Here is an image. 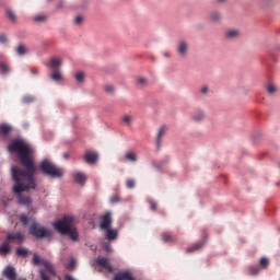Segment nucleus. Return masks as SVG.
<instances>
[{
  "instance_id": "obj_1",
  "label": "nucleus",
  "mask_w": 280,
  "mask_h": 280,
  "mask_svg": "<svg viewBox=\"0 0 280 280\" xmlns=\"http://www.w3.org/2000/svg\"><path fill=\"white\" fill-rule=\"evenodd\" d=\"M11 154H18L20 162L26 168L21 170L19 166H12L11 173L14 180L13 191L19 196L20 205H31L32 198L23 197V191L36 189V164H34V148L23 138H18L9 145Z\"/></svg>"
},
{
  "instance_id": "obj_2",
  "label": "nucleus",
  "mask_w": 280,
  "mask_h": 280,
  "mask_svg": "<svg viewBox=\"0 0 280 280\" xmlns=\"http://www.w3.org/2000/svg\"><path fill=\"white\" fill-rule=\"evenodd\" d=\"M75 217L66 215L60 220L52 223L54 229L58 231L61 235H68L72 242H78V230H75Z\"/></svg>"
},
{
  "instance_id": "obj_3",
  "label": "nucleus",
  "mask_w": 280,
  "mask_h": 280,
  "mask_svg": "<svg viewBox=\"0 0 280 280\" xmlns=\"http://www.w3.org/2000/svg\"><path fill=\"white\" fill-rule=\"evenodd\" d=\"M20 220L24 224V226L31 224L30 233L34 237H51V235H54V232H51V230L36 223V221H34V219L32 218H28L27 214H21Z\"/></svg>"
},
{
  "instance_id": "obj_4",
  "label": "nucleus",
  "mask_w": 280,
  "mask_h": 280,
  "mask_svg": "<svg viewBox=\"0 0 280 280\" xmlns=\"http://www.w3.org/2000/svg\"><path fill=\"white\" fill-rule=\"evenodd\" d=\"M39 170L45 174V176H50V178H62V176H65V170L58 167L49 159H44L39 163Z\"/></svg>"
},
{
  "instance_id": "obj_5",
  "label": "nucleus",
  "mask_w": 280,
  "mask_h": 280,
  "mask_svg": "<svg viewBox=\"0 0 280 280\" xmlns=\"http://www.w3.org/2000/svg\"><path fill=\"white\" fill-rule=\"evenodd\" d=\"M113 224V213L106 212L101 220V230L104 231L106 240L113 242L119 235V230L110 228Z\"/></svg>"
},
{
  "instance_id": "obj_6",
  "label": "nucleus",
  "mask_w": 280,
  "mask_h": 280,
  "mask_svg": "<svg viewBox=\"0 0 280 280\" xmlns=\"http://www.w3.org/2000/svg\"><path fill=\"white\" fill-rule=\"evenodd\" d=\"M25 242V235L21 232H8L7 241L0 246V255H10L12 247L10 244H23Z\"/></svg>"
},
{
  "instance_id": "obj_7",
  "label": "nucleus",
  "mask_w": 280,
  "mask_h": 280,
  "mask_svg": "<svg viewBox=\"0 0 280 280\" xmlns=\"http://www.w3.org/2000/svg\"><path fill=\"white\" fill-rule=\"evenodd\" d=\"M34 264L36 266H43L44 269L39 270V275L43 280H49L50 277H54L56 275V271L54 270V265L51 262L44 260L38 255H34L33 258Z\"/></svg>"
},
{
  "instance_id": "obj_8",
  "label": "nucleus",
  "mask_w": 280,
  "mask_h": 280,
  "mask_svg": "<svg viewBox=\"0 0 280 280\" xmlns=\"http://www.w3.org/2000/svg\"><path fill=\"white\" fill-rule=\"evenodd\" d=\"M84 161L90 165H95L100 161V153L97 151H86L84 154Z\"/></svg>"
},
{
  "instance_id": "obj_9",
  "label": "nucleus",
  "mask_w": 280,
  "mask_h": 280,
  "mask_svg": "<svg viewBox=\"0 0 280 280\" xmlns=\"http://www.w3.org/2000/svg\"><path fill=\"white\" fill-rule=\"evenodd\" d=\"M206 244H207V237H203L200 242L187 247L186 253H188V255L198 253L199 250H202Z\"/></svg>"
},
{
  "instance_id": "obj_10",
  "label": "nucleus",
  "mask_w": 280,
  "mask_h": 280,
  "mask_svg": "<svg viewBox=\"0 0 280 280\" xmlns=\"http://www.w3.org/2000/svg\"><path fill=\"white\" fill-rule=\"evenodd\" d=\"M96 264L98 268L104 272H113V266H110V262H108V259L100 257L97 258Z\"/></svg>"
},
{
  "instance_id": "obj_11",
  "label": "nucleus",
  "mask_w": 280,
  "mask_h": 280,
  "mask_svg": "<svg viewBox=\"0 0 280 280\" xmlns=\"http://www.w3.org/2000/svg\"><path fill=\"white\" fill-rule=\"evenodd\" d=\"M176 51L179 56H187V52L189 51V43L179 40L177 43Z\"/></svg>"
},
{
  "instance_id": "obj_12",
  "label": "nucleus",
  "mask_w": 280,
  "mask_h": 280,
  "mask_svg": "<svg viewBox=\"0 0 280 280\" xmlns=\"http://www.w3.org/2000/svg\"><path fill=\"white\" fill-rule=\"evenodd\" d=\"M114 280H137V278L129 270H125L116 273Z\"/></svg>"
},
{
  "instance_id": "obj_13",
  "label": "nucleus",
  "mask_w": 280,
  "mask_h": 280,
  "mask_svg": "<svg viewBox=\"0 0 280 280\" xmlns=\"http://www.w3.org/2000/svg\"><path fill=\"white\" fill-rule=\"evenodd\" d=\"M240 36H242V32L240 31V28H229L225 32V38H229L230 40L240 38Z\"/></svg>"
},
{
  "instance_id": "obj_14",
  "label": "nucleus",
  "mask_w": 280,
  "mask_h": 280,
  "mask_svg": "<svg viewBox=\"0 0 280 280\" xmlns=\"http://www.w3.org/2000/svg\"><path fill=\"white\" fill-rule=\"evenodd\" d=\"M50 80H52V82H65V75L60 69H55L50 73Z\"/></svg>"
},
{
  "instance_id": "obj_15",
  "label": "nucleus",
  "mask_w": 280,
  "mask_h": 280,
  "mask_svg": "<svg viewBox=\"0 0 280 280\" xmlns=\"http://www.w3.org/2000/svg\"><path fill=\"white\" fill-rule=\"evenodd\" d=\"M205 117H207V114H205V110L198 109L197 112L194 113V115L191 116V119L196 124H200V121H205Z\"/></svg>"
},
{
  "instance_id": "obj_16",
  "label": "nucleus",
  "mask_w": 280,
  "mask_h": 280,
  "mask_svg": "<svg viewBox=\"0 0 280 280\" xmlns=\"http://www.w3.org/2000/svg\"><path fill=\"white\" fill-rule=\"evenodd\" d=\"M165 132H167V126L162 125L156 135V145H161V141H163V138L165 137Z\"/></svg>"
},
{
  "instance_id": "obj_17",
  "label": "nucleus",
  "mask_w": 280,
  "mask_h": 280,
  "mask_svg": "<svg viewBox=\"0 0 280 280\" xmlns=\"http://www.w3.org/2000/svg\"><path fill=\"white\" fill-rule=\"evenodd\" d=\"M77 84H84L86 82V72L79 70L74 73Z\"/></svg>"
},
{
  "instance_id": "obj_18",
  "label": "nucleus",
  "mask_w": 280,
  "mask_h": 280,
  "mask_svg": "<svg viewBox=\"0 0 280 280\" xmlns=\"http://www.w3.org/2000/svg\"><path fill=\"white\" fill-rule=\"evenodd\" d=\"M62 65H65V61L62 60V58L54 57L50 59V67L54 70L60 69V67H62Z\"/></svg>"
},
{
  "instance_id": "obj_19",
  "label": "nucleus",
  "mask_w": 280,
  "mask_h": 280,
  "mask_svg": "<svg viewBox=\"0 0 280 280\" xmlns=\"http://www.w3.org/2000/svg\"><path fill=\"white\" fill-rule=\"evenodd\" d=\"M74 180L79 185H84V183H86V174H84L82 172L74 173Z\"/></svg>"
},
{
  "instance_id": "obj_20",
  "label": "nucleus",
  "mask_w": 280,
  "mask_h": 280,
  "mask_svg": "<svg viewBox=\"0 0 280 280\" xmlns=\"http://www.w3.org/2000/svg\"><path fill=\"white\" fill-rule=\"evenodd\" d=\"M125 159L130 163H137V161H139V155L136 152L128 151L125 153Z\"/></svg>"
},
{
  "instance_id": "obj_21",
  "label": "nucleus",
  "mask_w": 280,
  "mask_h": 280,
  "mask_svg": "<svg viewBox=\"0 0 280 280\" xmlns=\"http://www.w3.org/2000/svg\"><path fill=\"white\" fill-rule=\"evenodd\" d=\"M3 275H4V277L9 278L10 280H14L16 277V272L14 271V268H12V267H7L3 270Z\"/></svg>"
},
{
  "instance_id": "obj_22",
  "label": "nucleus",
  "mask_w": 280,
  "mask_h": 280,
  "mask_svg": "<svg viewBox=\"0 0 280 280\" xmlns=\"http://www.w3.org/2000/svg\"><path fill=\"white\" fill-rule=\"evenodd\" d=\"M267 92L269 93V95H275L277 94V92L279 91V88L277 86V84L269 82L266 85Z\"/></svg>"
},
{
  "instance_id": "obj_23",
  "label": "nucleus",
  "mask_w": 280,
  "mask_h": 280,
  "mask_svg": "<svg viewBox=\"0 0 280 280\" xmlns=\"http://www.w3.org/2000/svg\"><path fill=\"white\" fill-rule=\"evenodd\" d=\"M121 119L125 126H132V121H135V117L128 114L122 115Z\"/></svg>"
},
{
  "instance_id": "obj_24",
  "label": "nucleus",
  "mask_w": 280,
  "mask_h": 280,
  "mask_svg": "<svg viewBox=\"0 0 280 280\" xmlns=\"http://www.w3.org/2000/svg\"><path fill=\"white\" fill-rule=\"evenodd\" d=\"M18 56H25L27 54V46L25 44H20L15 49Z\"/></svg>"
},
{
  "instance_id": "obj_25",
  "label": "nucleus",
  "mask_w": 280,
  "mask_h": 280,
  "mask_svg": "<svg viewBox=\"0 0 280 280\" xmlns=\"http://www.w3.org/2000/svg\"><path fill=\"white\" fill-rule=\"evenodd\" d=\"M210 20L214 23H218L219 21H222V14L218 11H213L212 13H210Z\"/></svg>"
},
{
  "instance_id": "obj_26",
  "label": "nucleus",
  "mask_w": 280,
  "mask_h": 280,
  "mask_svg": "<svg viewBox=\"0 0 280 280\" xmlns=\"http://www.w3.org/2000/svg\"><path fill=\"white\" fill-rule=\"evenodd\" d=\"M11 131H12V126L5 125V124H2V125L0 126V132H1V135H9V132H11Z\"/></svg>"
},
{
  "instance_id": "obj_27",
  "label": "nucleus",
  "mask_w": 280,
  "mask_h": 280,
  "mask_svg": "<svg viewBox=\"0 0 280 280\" xmlns=\"http://www.w3.org/2000/svg\"><path fill=\"white\" fill-rule=\"evenodd\" d=\"M9 72H10V66H8L7 63L0 62V73L2 75H8Z\"/></svg>"
},
{
  "instance_id": "obj_28",
  "label": "nucleus",
  "mask_w": 280,
  "mask_h": 280,
  "mask_svg": "<svg viewBox=\"0 0 280 280\" xmlns=\"http://www.w3.org/2000/svg\"><path fill=\"white\" fill-rule=\"evenodd\" d=\"M137 84L139 86H148V78H145V77H138L137 78Z\"/></svg>"
},
{
  "instance_id": "obj_29",
  "label": "nucleus",
  "mask_w": 280,
  "mask_h": 280,
  "mask_svg": "<svg viewBox=\"0 0 280 280\" xmlns=\"http://www.w3.org/2000/svg\"><path fill=\"white\" fill-rule=\"evenodd\" d=\"M137 185V180L129 178L126 180V187L127 189H135V186Z\"/></svg>"
},
{
  "instance_id": "obj_30",
  "label": "nucleus",
  "mask_w": 280,
  "mask_h": 280,
  "mask_svg": "<svg viewBox=\"0 0 280 280\" xmlns=\"http://www.w3.org/2000/svg\"><path fill=\"white\" fill-rule=\"evenodd\" d=\"M269 264H270V260L267 257H262L259 260V266L262 269H266V267L269 266Z\"/></svg>"
},
{
  "instance_id": "obj_31",
  "label": "nucleus",
  "mask_w": 280,
  "mask_h": 280,
  "mask_svg": "<svg viewBox=\"0 0 280 280\" xmlns=\"http://www.w3.org/2000/svg\"><path fill=\"white\" fill-rule=\"evenodd\" d=\"M7 15L12 21V23H16V13H14V11L9 9L7 11Z\"/></svg>"
},
{
  "instance_id": "obj_32",
  "label": "nucleus",
  "mask_w": 280,
  "mask_h": 280,
  "mask_svg": "<svg viewBox=\"0 0 280 280\" xmlns=\"http://www.w3.org/2000/svg\"><path fill=\"white\" fill-rule=\"evenodd\" d=\"M34 21L36 23H43V22L47 21V15H45V14L35 15Z\"/></svg>"
},
{
  "instance_id": "obj_33",
  "label": "nucleus",
  "mask_w": 280,
  "mask_h": 280,
  "mask_svg": "<svg viewBox=\"0 0 280 280\" xmlns=\"http://www.w3.org/2000/svg\"><path fill=\"white\" fill-rule=\"evenodd\" d=\"M10 43V39L8 38V35L0 34V45H8Z\"/></svg>"
},
{
  "instance_id": "obj_34",
  "label": "nucleus",
  "mask_w": 280,
  "mask_h": 280,
  "mask_svg": "<svg viewBox=\"0 0 280 280\" xmlns=\"http://www.w3.org/2000/svg\"><path fill=\"white\" fill-rule=\"evenodd\" d=\"M259 272H261V267H255V266L249 267L250 275H259Z\"/></svg>"
},
{
  "instance_id": "obj_35",
  "label": "nucleus",
  "mask_w": 280,
  "mask_h": 280,
  "mask_svg": "<svg viewBox=\"0 0 280 280\" xmlns=\"http://www.w3.org/2000/svg\"><path fill=\"white\" fill-rule=\"evenodd\" d=\"M162 240H163V242H165L166 244H170V242H172V234H170V233H164V234H162Z\"/></svg>"
},
{
  "instance_id": "obj_36",
  "label": "nucleus",
  "mask_w": 280,
  "mask_h": 280,
  "mask_svg": "<svg viewBox=\"0 0 280 280\" xmlns=\"http://www.w3.org/2000/svg\"><path fill=\"white\" fill-rule=\"evenodd\" d=\"M36 98L32 95H26L23 97V102L24 104H32V102H34Z\"/></svg>"
},
{
  "instance_id": "obj_37",
  "label": "nucleus",
  "mask_w": 280,
  "mask_h": 280,
  "mask_svg": "<svg viewBox=\"0 0 280 280\" xmlns=\"http://www.w3.org/2000/svg\"><path fill=\"white\" fill-rule=\"evenodd\" d=\"M16 255H19L20 257H25L27 255V249L20 247L16 249Z\"/></svg>"
},
{
  "instance_id": "obj_38",
  "label": "nucleus",
  "mask_w": 280,
  "mask_h": 280,
  "mask_svg": "<svg viewBox=\"0 0 280 280\" xmlns=\"http://www.w3.org/2000/svg\"><path fill=\"white\" fill-rule=\"evenodd\" d=\"M74 23H75V25H82V23H84V16L83 15H77L74 18Z\"/></svg>"
},
{
  "instance_id": "obj_39",
  "label": "nucleus",
  "mask_w": 280,
  "mask_h": 280,
  "mask_svg": "<svg viewBox=\"0 0 280 280\" xmlns=\"http://www.w3.org/2000/svg\"><path fill=\"white\" fill-rule=\"evenodd\" d=\"M104 91L110 94V93H113L115 91V85H113V84H105L104 85Z\"/></svg>"
},
{
  "instance_id": "obj_40",
  "label": "nucleus",
  "mask_w": 280,
  "mask_h": 280,
  "mask_svg": "<svg viewBox=\"0 0 280 280\" xmlns=\"http://www.w3.org/2000/svg\"><path fill=\"white\" fill-rule=\"evenodd\" d=\"M68 270H73L75 268V260L71 258L69 264L67 265Z\"/></svg>"
},
{
  "instance_id": "obj_41",
  "label": "nucleus",
  "mask_w": 280,
  "mask_h": 280,
  "mask_svg": "<svg viewBox=\"0 0 280 280\" xmlns=\"http://www.w3.org/2000/svg\"><path fill=\"white\" fill-rule=\"evenodd\" d=\"M200 93H202V95H207V93H209V86L205 85L200 89Z\"/></svg>"
},
{
  "instance_id": "obj_42",
  "label": "nucleus",
  "mask_w": 280,
  "mask_h": 280,
  "mask_svg": "<svg viewBox=\"0 0 280 280\" xmlns=\"http://www.w3.org/2000/svg\"><path fill=\"white\" fill-rule=\"evenodd\" d=\"M149 205L151 206L152 211H156V203L154 200L150 199Z\"/></svg>"
},
{
  "instance_id": "obj_43",
  "label": "nucleus",
  "mask_w": 280,
  "mask_h": 280,
  "mask_svg": "<svg viewBox=\"0 0 280 280\" xmlns=\"http://www.w3.org/2000/svg\"><path fill=\"white\" fill-rule=\"evenodd\" d=\"M110 201L112 202H119V196L118 195H114L110 197Z\"/></svg>"
},
{
  "instance_id": "obj_44",
  "label": "nucleus",
  "mask_w": 280,
  "mask_h": 280,
  "mask_svg": "<svg viewBox=\"0 0 280 280\" xmlns=\"http://www.w3.org/2000/svg\"><path fill=\"white\" fill-rule=\"evenodd\" d=\"M62 8H65V2H58L57 10H62Z\"/></svg>"
},
{
  "instance_id": "obj_45",
  "label": "nucleus",
  "mask_w": 280,
  "mask_h": 280,
  "mask_svg": "<svg viewBox=\"0 0 280 280\" xmlns=\"http://www.w3.org/2000/svg\"><path fill=\"white\" fill-rule=\"evenodd\" d=\"M105 250L107 253H113V247H110V245H105Z\"/></svg>"
},
{
  "instance_id": "obj_46",
  "label": "nucleus",
  "mask_w": 280,
  "mask_h": 280,
  "mask_svg": "<svg viewBox=\"0 0 280 280\" xmlns=\"http://www.w3.org/2000/svg\"><path fill=\"white\" fill-rule=\"evenodd\" d=\"M66 280H75V278H73V276H66Z\"/></svg>"
},
{
  "instance_id": "obj_47",
  "label": "nucleus",
  "mask_w": 280,
  "mask_h": 280,
  "mask_svg": "<svg viewBox=\"0 0 280 280\" xmlns=\"http://www.w3.org/2000/svg\"><path fill=\"white\" fill-rule=\"evenodd\" d=\"M219 3H224L226 0H218Z\"/></svg>"
},
{
  "instance_id": "obj_48",
  "label": "nucleus",
  "mask_w": 280,
  "mask_h": 280,
  "mask_svg": "<svg viewBox=\"0 0 280 280\" xmlns=\"http://www.w3.org/2000/svg\"><path fill=\"white\" fill-rule=\"evenodd\" d=\"M164 56H166V58H168V57H170V55H167V54H165Z\"/></svg>"
},
{
  "instance_id": "obj_49",
  "label": "nucleus",
  "mask_w": 280,
  "mask_h": 280,
  "mask_svg": "<svg viewBox=\"0 0 280 280\" xmlns=\"http://www.w3.org/2000/svg\"><path fill=\"white\" fill-rule=\"evenodd\" d=\"M63 156L67 159L69 155H68V154H65Z\"/></svg>"
}]
</instances>
